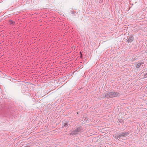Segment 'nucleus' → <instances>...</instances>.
<instances>
[{
	"instance_id": "obj_1",
	"label": "nucleus",
	"mask_w": 147,
	"mask_h": 147,
	"mask_svg": "<svg viewBox=\"0 0 147 147\" xmlns=\"http://www.w3.org/2000/svg\"><path fill=\"white\" fill-rule=\"evenodd\" d=\"M120 94L119 92L114 91H107L105 95V97L107 98L119 96Z\"/></svg>"
},
{
	"instance_id": "obj_2",
	"label": "nucleus",
	"mask_w": 147,
	"mask_h": 147,
	"mask_svg": "<svg viewBox=\"0 0 147 147\" xmlns=\"http://www.w3.org/2000/svg\"><path fill=\"white\" fill-rule=\"evenodd\" d=\"M78 133V132L77 131V130H76V129L72 131L70 133V134L72 136H74L76 134Z\"/></svg>"
},
{
	"instance_id": "obj_3",
	"label": "nucleus",
	"mask_w": 147,
	"mask_h": 147,
	"mask_svg": "<svg viewBox=\"0 0 147 147\" xmlns=\"http://www.w3.org/2000/svg\"><path fill=\"white\" fill-rule=\"evenodd\" d=\"M134 40V37L133 36H130L127 40L128 43H131Z\"/></svg>"
},
{
	"instance_id": "obj_4",
	"label": "nucleus",
	"mask_w": 147,
	"mask_h": 147,
	"mask_svg": "<svg viewBox=\"0 0 147 147\" xmlns=\"http://www.w3.org/2000/svg\"><path fill=\"white\" fill-rule=\"evenodd\" d=\"M130 132L129 131L128 132H123L121 133V135L122 136V137L125 136H127L129 134Z\"/></svg>"
},
{
	"instance_id": "obj_5",
	"label": "nucleus",
	"mask_w": 147,
	"mask_h": 147,
	"mask_svg": "<svg viewBox=\"0 0 147 147\" xmlns=\"http://www.w3.org/2000/svg\"><path fill=\"white\" fill-rule=\"evenodd\" d=\"M76 129L78 132H81L82 131V129L81 127H78Z\"/></svg>"
},
{
	"instance_id": "obj_6",
	"label": "nucleus",
	"mask_w": 147,
	"mask_h": 147,
	"mask_svg": "<svg viewBox=\"0 0 147 147\" xmlns=\"http://www.w3.org/2000/svg\"><path fill=\"white\" fill-rule=\"evenodd\" d=\"M143 64H144V63H143V62H141L140 63H138L137 64V65H136V68H139L140 67L141 65Z\"/></svg>"
},
{
	"instance_id": "obj_7",
	"label": "nucleus",
	"mask_w": 147,
	"mask_h": 147,
	"mask_svg": "<svg viewBox=\"0 0 147 147\" xmlns=\"http://www.w3.org/2000/svg\"><path fill=\"white\" fill-rule=\"evenodd\" d=\"M69 124L68 123V122L67 121H65L63 124V126L65 127H66L68 126Z\"/></svg>"
},
{
	"instance_id": "obj_8",
	"label": "nucleus",
	"mask_w": 147,
	"mask_h": 147,
	"mask_svg": "<svg viewBox=\"0 0 147 147\" xmlns=\"http://www.w3.org/2000/svg\"><path fill=\"white\" fill-rule=\"evenodd\" d=\"M9 22L10 24L13 25L15 23V22L11 20H9Z\"/></svg>"
},
{
	"instance_id": "obj_9",
	"label": "nucleus",
	"mask_w": 147,
	"mask_h": 147,
	"mask_svg": "<svg viewBox=\"0 0 147 147\" xmlns=\"http://www.w3.org/2000/svg\"><path fill=\"white\" fill-rule=\"evenodd\" d=\"M118 121L120 123H122L123 121V120L121 119H118Z\"/></svg>"
},
{
	"instance_id": "obj_10",
	"label": "nucleus",
	"mask_w": 147,
	"mask_h": 147,
	"mask_svg": "<svg viewBox=\"0 0 147 147\" xmlns=\"http://www.w3.org/2000/svg\"><path fill=\"white\" fill-rule=\"evenodd\" d=\"M119 135V138H121L122 137V136L121 135V133L120 134H118Z\"/></svg>"
},
{
	"instance_id": "obj_11",
	"label": "nucleus",
	"mask_w": 147,
	"mask_h": 147,
	"mask_svg": "<svg viewBox=\"0 0 147 147\" xmlns=\"http://www.w3.org/2000/svg\"><path fill=\"white\" fill-rule=\"evenodd\" d=\"M115 138L116 139H118V138H119L118 135L115 136Z\"/></svg>"
},
{
	"instance_id": "obj_12",
	"label": "nucleus",
	"mask_w": 147,
	"mask_h": 147,
	"mask_svg": "<svg viewBox=\"0 0 147 147\" xmlns=\"http://www.w3.org/2000/svg\"><path fill=\"white\" fill-rule=\"evenodd\" d=\"M147 77V73H146L144 75V78H146Z\"/></svg>"
},
{
	"instance_id": "obj_13",
	"label": "nucleus",
	"mask_w": 147,
	"mask_h": 147,
	"mask_svg": "<svg viewBox=\"0 0 147 147\" xmlns=\"http://www.w3.org/2000/svg\"><path fill=\"white\" fill-rule=\"evenodd\" d=\"M74 13H75V12H74V11H71V13L72 14H74Z\"/></svg>"
},
{
	"instance_id": "obj_14",
	"label": "nucleus",
	"mask_w": 147,
	"mask_h": 147,
	"mask_svg": "<svg viewBox=\"0 0 147 147\" xmlns=\"http://www.w3.org/2000/svg\"><path fill=\"white\" fill-rule=\"evenodd\" d=\"M82 57H83V55H82V54H81V55H80V58H82Z\"/></svg>"
},
{
	"instance_id": "obj_15",
	"label": "nucleus",
	"mask_w": 147,
	"mask_h": 147,
	"mask_svg": "<svg viewBox=\"0 0 147 147\" xmlns=\"http://www.w3.org/2000/svg\"><path fill=\"white\" fill-rule=\"evenodd\" d=\"M25 147H30V146L28 145H27Z\"/></svg>"
},
{
	"instance_id": "obj_16",
	"label": "nucleus",
	"mask_w": 147,
	"mask_h": 147,
	"mask_svg": "<svg viewBox=\"0 0 147 147\" xmlns=\"http://www.w3.org/2000/svg\"><path fill=\"white\" fill-rule=\"evenodd\" d=\"M146 51H147V50H146ZM146 53H147V52Z\"/></svg>"
}]
</instances>
